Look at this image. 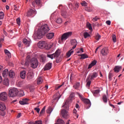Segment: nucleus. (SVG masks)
<instances>
[{
    "label": "nucleus",
    "mask_w": 124,
    "mask_h": 124,
    "mask_svg": "<svg viewBox=\"0 0 124 124\" xmlns=\"http://www.w3.org/2000/svg\"><path fill=\"white\" fill-rule=\"evenodd\" d=\"M34 110H35L38 113H39V112L40 111V108H35Z\"/></svg>",
    "instance_id": "6e6d98bb"
},
{
    "label": "nucleus",
    "mask_w": 124,
    "mask_h": 124,
    "mask_svg": "<svg viewBox=\"0 0 124 124\" xmlns=\"http://www.w3.org/2000/svg\"><path fill=\"white\" fill-rule=\"evenodd\" d=\"M106 24H108V25H111V21L110 20H107L106 21Z\"/></svg>",
    "instance_id": "4d7b16f0"
},
{
    "label": "nucleus",
    "mask_w": 124,
    "mask_h": 124,
    "mask_svg": "<svg viewBox=\"0 0 124 124\" xmlns=\"http://www.w3.org/2000/svg\"><path fill=\"white\" fill-rule=\"evenodd\" d=\"M43 82V78L42 77H39L37 78V82L38 85H39Z\"/></svg>",
    "instance_id": "bb28decb"
},
{
    "label": "nucleus",
    "mask_w": 124,
    "mask_h": 124,
    "mask_svg": "<svg viewBox=\"0 0 124 124\" xmlns=\"http://www.w3.org/2000/svg\"><path fill=\"white\" fill-rule=\"evenodd\" d=\"M74 52V50L73 49H71L70 51H69L66 53V56L68 58L70 57L72 54H73Z\"/></svg>",
    "instance_id": "cd10ccee"
},
{
    "label": "nucleus",
    "mask_w": 124,
    "mask_h": 124,
    "mask_svg": "<svg viewBox=\"0 0 124 124\" xmlns=\"http://www.w3.org/2000/svg\"><path fill=\"white\" fill-rule=\"evenodd\" d=\"M100 92V91L99 90H96L93 91V93L94 96H97V95L98 94V93H99Z\"/></svg>",
    "instance_id": "c85d7f7f"
},
{
    "label": "nucleus",
    "mask_w": 124,
    "mask_h": 124,
    "mask_svg": "<svg viewBox=\"0 0 124 124\" xmlns=\"http://www.w3.org/2000/svg\"><path fill=\"white\" fill-rule=\"evenodd\" d=\"M15 76H16L15 73L13 71L10 70L9 73V77H10L11 78H14L15 77Z\"/></svg>",
    "instance_id": "4be33fe9"
},
{
    "label": "nucleus",
    "mask_w": 124,
    "mask_h": 124,
    "mask_svg": "<svg viewBox=\"0 0 124 124\" xmlns=\"http://www.w3.org/2000/svg\"><path fill=\"white\" fill-rule=\"evenodd\" d=\"M112 41L113 42L115 43L116 42V37L115 35H112Z\"/></svg>",
    "instance_id": "3c124183"
},
{
    "label": "nucleus",
    "mask_w": 124,
    "mask_h": 124,
    "mask_svg": "<svg viewBox=\"0 0 124 124\" xmlns=\"http://www.w3.org/2000/svg\"><path fill=\"white\" fill-rule=\"evenodd\" d=\"M109 53V49L108 47H104L101 50V54L103 56H106Z\"/></svg>",
    "instance_id": "9d476101"
},
{
    "label": "nucleus",
    "mask_w": 124,
    "mask_h": 124,
    "mask_svg": "<svg viewBox=\"0 0 124 124\" xmlns=\"http://www.w3.org/2000/svg\"><path fill=\"white\" fill-rule=\"evenodd\" d=\"M79 86V83H77L75 85L73 86V87L74 89H76V90H78Z\"/></svg>",
    "instance_id": "ea45409f"
},
{
    "label": "nucleus",
    "mask_w": 124,
    "mask_h": 124,
    "mask_svg": "<svg viewBox=\"0 0 124 124\" xmlns=\"http://www.w3.org/2000/svg\"><path fill=\"white\" fill-rule=\"evenodd\" d=\"M30 63V61L29 60H26L25 63V65L26 66H28Z\"/></svg>",
    "instance_id": "864d4df0"
},
{
    "label": "nucleus",
    "mask_w": 124,
    "mask_h": 124,
    "mask_svg": "<svg viewBox=\"0 0 124 124\" xmlns=\"http://www.w3.org/2000/svg\"><path fill=\"white\" fill-rule=\"evenodd\" d=\"M3 84L6 85V86H9V79L8 78H5L4 79V81H3Z\"/></svg>",
    "instance_id": "c756f323"
},
{
    "label": "nucleus",
    "mask_w": 124,
    "mask_h": 124,
    "mask_svg": "<svg viewBox=\"0 0 124 124\" xmlns=\"http://www.w3.org/2000/svg\"><path fill=\"white\" fill-rule=\"evenodd\" d=\"M112 78V74L111 73H109L108 74V79H111Z\"/></svg>",
    "instance_id": "338daca9"
},
{
    "label": "nucleus",
    "mask_w": 124,
    "mask_h": 124,
    "mask_svg": "<svg viewBox=\"0 0 124 124\" xmlns=\"http://www.w3.org/2000/svg\"><path fill=\"white\" fill-rule=\"evenodd\" d=\"M98 76V74L96 72H94L92 74V76H91L90 80H93L94 78L97 77Z\"/></svg>",
    "instance_id": "412c9836"
},
{
    "label": "nucleus",
    "mask_w": 124,
    "mask_h": 124,
    "mask_svg": "<svg viewBox=\"0 0 124 124\" xmlns=\"http://www.w3.org/2000/svg\"><path fill=\"white\" fill-rule=\"evenodd\" d=\"M27 79L28 80H31L34 77V73L32 72H29L27 74Z\"/></svg>",
    "instance_id": "ddd939ff"
},
{
    "label": "nucleus",
    "mask_w": 124,
    "mask_h": 124,
    "mask_svg": "<svg viewBox=\"0 0 124 124\" xmlns=\"http://www.w3.org/2000/svg\"><path fill=\"white\" fill-rule=\"evenodd\" d=\"M31 66L32 68L35 69L38 66V61L37 59L33 58L30 61Z\"/></svg>",
    "instance_id": "39448f33"
},
{
    "label": "nucleus",
    "mask_w": 124,
    "mask_h": 124,
    "mask_svg": "<svg viewBox=\"0 0 124 124\" xmlns=\"http://www.w3.org/2000/svg\"><path fill=\"white\" fill-rule=\"evenodd\" d=\"M19 91L16 88H12L9 90L8 96L10 97H15L18 94Z\"/></svg>",
    "instance_id": "20e7f679"
},
{
    "label": "nucleus",
    "mask_w": 124,
    "mask_h": 124,
    "mask_svg": "<svg viewBox=\"0 0 124 124\" xmlns=\"http://www.w3.org/2000/svg\"><path fill=\"white\" fill-rule=\"evenodd\" d=\"M8 94L6 92H2L0 93V100L6 101L7 100Z\"/></svg>",
    "instance_id": "6e6552de"
},
{
    "label": "nucleus",
    "mask_w": 124,
    "mask_h": 124,
    "mask_svg": "<svg viewBox=\"0 0 124 124\" xmlns=\"http://www.w3.org/2000/svg\"><path fill=\"white\" fill-rule=\"evenodd\" d=\"M48 58L53 59V58H56V62L57 63L61 62L62 60V56L60 55V51L57 50L54 54L51 55H47Z\"/></svg>",
    "instance_id": "f03ea898"
},
{
    "label": "nucleus",
    "mask_w": 124,
    "mask_h": 124,
    "mask_svg": "<svg viewBox=\"0 0 124 124\" xmlns=\"http://www.w3.org/2000/svg\"><path fill=\"white\" fill-rule=\"evenodd\" d=\"M17 46L19 47H21V46H22V43L21 42H18L17 43Z\"/></svg>",
    "instance_id": "13d9d810"
},
{
    "label": "nucleus",
    "mask_w": 124,
    "mask_h": 124,
    "mask_svg": "<svg viewBox=\"0 0 124 124\" xmlns=\"http://www.w3.org/2000/svg\"><path fill=\"white\" fill-rule=\"evenodd\" d=\"M72 32H66V33H64L62 35L61 40L62 42L65 41L67 39L70 37L72 35Z\"/></svg>",
    "instance_id": "0eeeda50"
},
{
    "label": "nucleus",
    "mask_w": 124,
    "mask_h": 124,
    "mask_svg": "<svg viewBox=\"0 0 124 124\" xmlns=\"http://www.w3.org/2000/svg\"><path fill=\"white\" fill-rule=\"evenodd\" d=\"M20 77L22 79H24L26 77V72L25 71H22L20 73Z\"/></svg>",
    "instance_id": "4468645a"
},
{
    "label": "nucleus",
    "mask_w": 124,
    "mask_h": 124,
    "mask_svg": "<svg viewBox=\"0 0 124 124\" xmlns=\"http://www.w3.org/2000/svg\"><path fill=\"white\" fill-rule=\"evenodd\" d=\"M35 2L37 5H40V0H35Z\"/></svg>",
    "instance_id": "5fc2aeb1"
},
{
    "label": "nucleus",
    "mask_w": 124,
    "mask_h": 124,
    "mask_svg": "<svg viewBox=\"0 0 124 124\" xmlns=\"http://www.w3.org/2000/svg\"><path fill=\"white\" fill-rule=\"evenodd\" d=\"M90 77H91V76L89 75L86 79V81L87 82L86 86L88 87H90L91 83V81L90 80Z\"/></svg>",
    "instance_id": "5701e85b"
},
{
    "label": "nucleus",
    "mask_w": 124,
    "mask_h": 124,
    "mask_svg": "<svg viewBox=\"0 0 124 124\" xmlns=\"http://www.w3.org/2000/svg\"><path fill=\"white\" fill-rule=\"evenodd\" d=\"M4 53L8 56V58L11 57V54L8 50L5 49Z\"/></svg>",
    "instance_id": "2f4dec72"
},
{
    "label": "nucleus",
    "mask_w": 124,
    "mask_h": 124,
    "mask_svg": "<svg viewBox=\"0 0 124 124\" xmlns=\"http://www.w3.org/2000/svg\"><path fill=\"white\" fill-rule=\"evenodd\" d=\"M87 27L88 28H89V29L90 30H92L93 29V28L92 27V25H91V24H90V23H89V22H87Z\"/></svg>",
    "instance_id": "a19ab883"
},
{
    "label": "nucleus",
    "mask_w": 124,
    "mask_h": 124,
    "mask_svg": "<svg viewBox=\"0 0 124 124\" xmlns=\"http://www.w3.org/2000/svg\"><path fill=\"white\" fill-rule=\"evenodd\" d=\"M40 60H41V62H45V57L42 55H41Z\"/></svg>",
    "instance_id": "c03bdc74"
},
{
    "label": "nucleus",
    "mask_w": 124,
    "mask_h": 124,
    "mask_svg": "<svg viewBox=\"0 0 124 124\" xmlns=\"http://www.w3.org/2000/svg\"><path fill=\"white\" fill-rule=\"evenodd\" d=\"M58 24H61L62 22V19L61 18H58L56 21Z\"/></svg>",
    "instance_id": "09e8293b"
},
{
    "label": "nucleus",
    "mask_w": 124,
    "mask_h": 124,
    "mask_svg": "<svg viewBox=\"0 0 124 124\" xmlns=\"http://www.w3.org/2000/svg\"><path fill=\"white\" fill-rule=\"evenodd\" d=\"M16 23L18 24L19 26H20L21 25V19L20 18H17L16 19Z\"/></svg>",
    "instance_id": "37998d69"
},
{
    "label": "nucleus",
    "mask_w": 124,
    "mask_h": 124,
    "mask_svg": "<svg viewBox=\"0 0 124 124\" xmlns=\"http://www.w3.org/2000/svg\"><path fill=\"white\" fill-rule=\"evenodd\" d=\"M81 5L83 7H86L87 6V3L85 1H83L81 2Z\"/></svg>",
    "instance_id": "49530a36"
},
{
    "label": "nucleus",
    "mask_w": 124,
    "mask_h": 124,
    "mask_svg": "<svg viewBox=\"0 0 124 124\" xmlns=\"http://www.w3.org/2000/svg\"><path fill=\"white\" fill-rule=\"evenodd\" d=\"M35 3H36L35 1L32 2L31 4L33 7H35Z\"/></svg>",
    "instance_id": "680f3d73"
},
{
    "label": "nucleus",
    "mask_w": 124,
    "mask_h": 124,
    "mask_svg": "<svg viewBox=\"0 0 124 124\" xmlns=\"http://www.w3.org/2000/svg\"><path fill=\"white\" fill-rule=\"evenodd\" d=\"M6 109V106L3 103H0V110L4 111Z\"/></svg>",
    "instance_id": "f3484780"
},
{
    "label": "nucleus",
    "mask_w": 124,
    "mask_h": 124,
    "mask_svg": "<svg viewBox=\"0 0 124 124\" xmlns=\"http://www.w3.org/2000/svg\"><path fill=\"white\" fill-rule=\"evenodd\" d=\"M71 45L72 46H73V47L72 48L73 50L74 49H75L76 47V46L77 45V42L76 40H72L71 41Z\"/></svg>",
    "instance_id": "6ab92c4d"
},
{
    "label": "nucleus",
    "mask_w": 124,
    "mask_h": 124,
    "mask_svg": "<svg viewBox=\"0 0 124 124\" xmlns=\"http://www.w3.org/2000/svg\"><path fill=\"white\" fill-rule=\"evenodd\" d=\"M74 97H75V93H72L69 96L70 101H72Z\"/></svg>",
    "instance_id": "e433bc0d"
},
{
    "label": "nucleus",
    "mask_w": 124,
    "mask_h": 124,
    "mask_svg": "<svg viewBox=\"0 0 124 124\" xmlns=\"http://www.w3.org/2000/svg\"><path fill=\"white\" fill-rule=\"evenodd\" d=\"M53 109L51 107H49L48 109L46 110V113L47 114H50L52 111Z\"/></svg>",
    "instance_id": "f704fd0d"
},
{
    "label": "nucleus",
    "mask_w": 124,
    "mask_h": 124,
    "mask_svg": "<svg viewBox=\"0 0 124 124\" xmlns=\"http://www.w3.org/2000/svg\"><path fill=\"white\" fill-rule=\"evenodd\" d=\"M78 95L79 98L81 99L82 101H83L86 104L88 105L89 107H91V103L90 101L89 100V99L84 98L83 96L82 95H81L79 93H78Z\"/></svg>",
    "instance_id": "423d86ee"
},
{
    "label": "nucleus",
    "mask_w": 124,
    "mask_h": 124,
    "mask_svg": "<svg viewBox=\"0 0 124 124\" xmlns=\"http://www.w3.org/2000/svg\"><path fill=\"white\" fill-rule=\"evenodd\" d=\"M109 106H110V107L112 108H115L113 105L111 104L110 103H109Z\"/></svg>",
    "instance_id": "774afa93"
},
{
    "label": "nucleus",
    "mask_w": 124,
    "mask_h": 124,
    "mask_svg": "<svg viewBox=\"0 0 124 124\" xmlns=\"http://www.w3.org/2000/svg\"><path fill=\"white\" fill-rule=\"evenodd\" d=\"M4 17V13L3 12H0V19H3Z\"/></svg>",
    "instance_id": "58836bf2"
},
{
    "label": "nucleus",
    "mask_w": 124,
    "mask_h": 124,
    "mask_svg": "<svg viewBox=\"0 0 124 124\" xmlns=\"http://www.w3.org/2000/svg\"><path fill=\"white\" fill-rule=\"evenodd\" d=\"M79 56H81L80 59L84 60L85 59L88 58V56L87 55H86L85 54H83L81 55H79Z\"/></svg>",
    "instance_id": "7c9ffc66"
},
{
    "label": "nucleus",
    "mask_w": 124,
    "mask_h": 124,
    "mask_svg": "<svg viewBox=\"0 0 124 124\" xmlns=\"http://www.w3.org/2000/svg\"><path fill=\"white\" fill-rule=\"evenodd\" d=\"M50 29L47 24H44L39 27L37 32V36L39 39L42 38V37L46 35L48 39H51L54 37V33H48ZM48 33V34H47Z\"/></svg>",
    "instance_id": "f257e3e1"
},
{
    "label": "nucleus",
    "mask_w": 124,
    "mask_h": 124,
    "mask_svg": "<svg viewBox=\"0 0 124 124\" xmlns=\"http://www.w3.org/2000/svg\"><path fill=\"white\" fill-rule=\"evenodd\" d=\"M21 116V113H19L17 116V118L19 119L20 118Z\"/></svg>",
    "instance_id": "0e129e2a"
},
{
    "label": "nucleus",
    "mask_w": 124,
    "mask_h": 124,
    "mask_svg": "<svg viewBox=\"0 0 124 124\" xmlns=\"http://www.w3.org/2000/svg\"><path fill=\"white\" fill-rule=\"evenodd\" d=\"M5 115H6V112L4 111V110H1V111L0 112V115L2 117L5 116Z\"/></svg>",
    "instance_id": "de8ad7c7"
},
{
    "label": "nucleus",
    "mask_w": 124,
    "mask_h": 124,
    "mask_svg": "<svg viewBox=\"0 0 124 124\" xmlns=\"http://www.w3.org/2000/svg\"><path fill=\"white\" fill-rule=\"evenodd\" d=\"M46 109V106H45L41 110V112H40V114L42 115L43 114V113H44V112H45V109Z\"/></svg>",
    "instance_id": "79ce46f5"
},
{
    "label": "nucleus",
    "mask_w": 124,
    "mask_h": 124,
    "mask_svg": "<svg viewBox=\"0 0 124 124\" xmlns=\"http://www.w3.org/2000/svg\"><path fill=\"white\" fill-rule=\"evenodd\" d=\"M19 95L20 96H24V95H25V93L23 91L21 90L20 92H19Z\"/></svg>",
    "instance_id": "603ef678"
},
{
    "label": "nucleus",
    "mask_w": 124,
    "mask_h": 124,
    "mask_svg": "<svg viewBox=\"0 0 124 124\" xmlns=\"http://www.w3.org/2000/svg\"><path fill=\"white\" fill-rule=\"evenodd\" d=\"M101 35H99L98 34V33H97V34H96V36H95V39L97 41H98V40H99L101 39Z\"/></svg>",
    "instance_id": "4c0bfd02"
},
{
    "label": "nucleus",
    "mask_w": 124,
    "mask_h": 124,
    "mask_svg": "<svg viewBox=\"0 0 124 124\" xmlns=\"http://www.w3.org/2000/svg\"><path fill=\"white\" fill-rule=\"evenodd\" d=\"M38 46L41 49L44 48L47 46V43L45 41H40L38 43Z\"/></svg>",
    "instance_id": "9b49d317"
},
{
    "label": "nucleus",
    "mask_w": 124,
    "mask_h": 124,
    "mask_svg": "<svg viewBox=\"0 0 124 124\" xmlns=\"http://www.w3.org/2000/svg\"><path fill=\"white\" fill-rule=\"evenodd\" d=\"M61 15L64 18H66L68 16L67 12L64 10H62L61 11Z\"/></svg>",
    "instance_id": "dca6fc26"
},
{
    "label": "nucleus",
    "mask_w": 124,
    "mask_h": 124,
    "mask_svg": "<svg viewBox=\"0 0 124 124\" xmlns=\"http://www.w3.org/2000/svg\"><path fill=\"white\" fill-rule=\"evenodd\" d=\"M103 101H104L105 103H107L108 102V98L106 95L103 96Z\"/></svg>",
    "instance_id": "473e14b6"
},
{
    "label": "nucleus",
    "mask_w": 124,
    "mask_h": 124,
    "mask_svg": "<svg viewBox=\"0 0 124 124\" xmlns=\"http://www.w3.org/2000/svg\"><path fill=\"white\" fill-rule=\"evenodd\" d=\"M23 43L26 45V46H30L31 41H28L26 39H24L23 40Z\"/></svg>",
    "instance_id": "aec40b11"
},
{
    "label": "nucleus",
    "mask_w": 124,
    "mask_h": 124,
    "mask_svg": "<svg viewBox=\"0 0 124 124\" xmlns=\"http://www.w3.org/2000/svg\"><path fill=\"white\" fill-rule=\"evenodd\" d=\"M8 73H9L8 69H6L4 70H3V71L2 72V76L3 77H6V76H8Z\"/></svg>",
    "instance_id": "393cba45"
},
{
    "label": "nucleus",
    "mask_w": 124,
    "mask_h": 124,
    "mask_svg": "<svg viewBox=\"0 0 124 124\" xmlns=\"http://www.w3.org/2000/svg\"><path fill=\"white\" fill-rule=\"evenodd\" d=\"M75 7L74 8V11H76L77 9L79 7V3L77 2L75 3Z\"/></svg>",
    "instance_id": "a18cd8bd"
},
{
    "label": "nucleus",
    "mask_w": 124,
    "mask_h": 124,
    "mask_svg": "<svg viewBox=\"0 0 124 124\" xmlns=\"http://www.w3.org/2000/svg\"><path fill=\"white\" fill-rule=\"evenodd\" d=\"M29 101V99L25 98L22 99V101H19V103L21 105H28V102Z\"/></svg>",
    "instance_id": "f8f14e48"
},
{
    "label": "nucleus",
    "mask_w": 124,
    "mask_h": 124,
    "mask_svg": "<svg viewBox=\"0 0 124 124\" xmlns=\"http://www.w3.org/2000/svg\"><path fill=\"white\" fill-rule=\"evenodd\" d=\"M122 69V66H116L114 68V71L115 72L118 73L119 72L120 70Z\"/></svg>",
    "instance_id": "b1692460"
},
{
    "label": "nucleus",
    "mask_w": 124,
    "mask_h": 124,
    "mask_svg": "<svg viewBox=\"0 0 124 124\" xmlns=\"http://www.w3.org/2000/svg\"><path fill=\"white\" fill-rule=\"evenodd\" d=\"M67 104L68 101H66L62 107V108H64V109H62L61 111L62 116L65 119H67L69 117V116L68 114V112L67 111V110L68 108V106L67 105Z\"/></svg>",
    "instance_id": "7ed1b4c3"
},
{
    "label": "nucleus",
    "mask_w": 124,
    "mask_h": 124,
    "mask_svg": "<svg viewBox=\"0 0 124 124\" xmlns=\"http://www.w3.org/2000/svg\"><path fill=\"white\" fill-rule=\"evenodd\" d=\"M55 124H65L64 121L61 118H59L55 121Z\"/></svg>",
    "instance_id": "a211bd4d"
},
{
    "label": "nucleus",
    "mask_w": 124,
    "mask_h": 124,
    "mask_svg": "<svg viewBox=\"0 0 124 124\" xmlns=\"http://www.w3.org/2000/svg\"><path fill=\"white\" fill-rule=\"evenodd\" d=\"M26 60H29L30 61L31 60V56L30 55H28L26 58Z\"/></svg>",
    "instance_id": "052dcab7"
},
{
    "label": "nucleus",
    "mask_w": 124,
    "mask_h": 124,
    "mask_svg": "<svg viewBox=\"0 0 124 124\" xmlns=\"http://www.w3.org/2000/svg\"><path fill=\"white\" fill-rule=\"evenodd\" d=\"M14 10L15 11H18L19 10L18 6L15 7V8H14Z\"/></svg>",
    "instance_id": "69168bd1"
},
{
    "label": "nucleus",
    "mask_w": 124,
    "mask_h": 124,
    "mask_svg": "<svg viewBox=\"0 0 124 124\" xmlns=\"http://www.w3.org/2000/svg\"><path fill=\"white\" fill-rule=\"evenodd\" d=\"M98 19H99L98 17H94V18H93V22H96V21H97V20H98Z\"/></svg>",
    "instance_id": "bf43d9fd"
},
{
    "label": "nucleus",
    "mask_w": 124,
    "mask_h": 124,
    "mask_svg": "<svg viewBox=\"0 0 124 124\" xmlns=\"http://www.w3.org/2000/svg\"><path fill=\"white\" fill-rule=\"evenodd\" d=\"M96 63H97V61L96 60L93 61V62H92V63L90 64H89L88 69L91 68L93 66L96 65Z\"/></svg>",
    "instance_id": "a878e982"
},
{
    "label": "nucleus",
    "mask_w": 124,
    "mask_h": 124,
    "mask_svg": "<svg viewBox=\"0 0 124 124\" xmlns=\"http://www.w3.org/2000/svg\"><path fill=\"white\" fill-rule=\"evenodd\" d=\"M85 10L89 12H91V9L90 7L86 8Z\"/></svg>",
    "instance_id": "e2e57ef3"
},
{
    "label": "nucleus",
    "mask_w": 124,
    "mask_h": 124,
    "mask_svg": "<svg viewBox=\"0 0 124 124\" xmlns=\"http://www.w3.org/2000/svg\"><path fill=\"white\" fill-rule=\"evenodd\" d=\"M90 35L88 33V32H85L84 33V37L85 39L90 37Z\"/></svg>",
    "instance_id": "c9c22d12"
},
{
    "label": "nucleus",
    "mask_w": 124,
    "mask_h": 124,
    "mask_svg": "<svg viewBox=\"0 0 124 124\" xmlns=\"http://www.w3.org/2000/svg\"><path fill=\"white\" fill-rule=\"evenodd\" d=\"M30 124H42V121L41 120L36 121L35 123H30Z\"/></svg>",
    "instance_id": "72a5a7b5"
},
{
    "label": "nucleus",
    "mask_w": 124,
    "mask_h": 124,
    "mask_svg": "<svg viewBox=\"0 0 124 124\" xmlns=\"http://www.w3.org/2000/svg\"><path fill=\"white\" fill-rule=\"evenodd\" d=\"M36 13L37 12L35 9H30L27 12V16L28 17L34 16L36 14Z\"/></svg>",
    "instance_id": "1a4fd4ad"
},
{
    "label": "nucleus",
    "mask_w": 124,
    "mask_h": 124,
    "mask_svg": "<svg viewBox=\"0 0 124 124\" xmlns=\"http://www.w3.org/2000/svg\"><path fill=\"white\" fill-rule=\"evenodd\" d=\"M51 67H52V63H48L46 65L44 69V70H49L51 68Z\"/></svg>",
    "instance_id": "2eb2a0df"
},
{
    "label": "nucleus",
    "mask_w": 124,
    "mask_h": 124,
    "mask_svg": "<svg viewBox=\"0 0 124 124\" xmlns=\"http://www.w3.org/2000/svg\"><path fill=\"white\" fill-rule=\"evenodd\" d=\"M4 39L3 38H0V47H2V45L3 44V43L4 42Z\"/></svg>",
    "instance_id": "8fccbe9b"
}]
</instances>
